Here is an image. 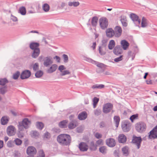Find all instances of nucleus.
<instances>
[{"label": "nucleus", "instance_id": "1", "mask_svg": "<svg viewBox=\"0 0 157 157\" xmlns=\"http://www.w3.org/2000/svg\"><path fill=\"white\" fill-rule=\"evenodd\" d=\"M57 140L61 145L69 146L71 142V137L68 134H61L57 136Z\"/></svg>", "mask_w": 157, "mask_h": 157}, {"label": "nucleus", "instance_id": "2", "mask_svg": "<svg viewBox=\"0 0 157 157\" xmlns=\"http://www.w3.org/2000/svg\"><path fill=\"white\" fill-rule=\"evenodd\" d=\"M121 127L124 132H127L129 131L131 129L132 124L128 120H125L122 122Z\"/></svg>", "mask_w": 157, "mask_h": 157}, {"label": "nucleus", "instance_id": "3", "mask_svg": "<svg viewBox=\"0 0 157 157\" xmlns=\"http://www.w3.org/2000/svg\"><path fill=\"white\" fill-rule=\"evenodd\" d=\"M146 124L143 122L136 123L135 124V128L137 132L142 133L145 132L146 129Z\"/></svg>", "mask_w": 157, "mask_h": 157}, {"label": "nucleus", "instance_id": "4", "mask_svg": "<svg viewBox=\"0 0 157 157\" xmlns=\"http://www.w3.org/2000/svg\"><path fill=\"white\" fill-rule=\"evenodd\" d=\"M142 141V139L140 136H137L135 135H133L131 143L136 144L137 146V149H139L141 146Z\"/></svg>", "mask_w": 157, "mask_h": 157}, {"label": "nucleus", "instance_id": "5", "mask_svg": "<svg viewBox=\"0 0 157 157\" xmlns=\"http://www.w3.org/2000/svg\"><path fill=\"white\" fill-rule=\"evenodd\" d=\"M99 25L102 29H105L108 25V21L107 19L105 17H102L99 20Z\"/></svg>", "mask_w": 157, "mask_h": 157}, {"label": "nucleus", "instance_id": "6", "mask_svg": "<svg viewBox=\"0 0 157 157\" xmlns=\"http://www.w3.org/2000/svg\"><path fill=\"white\" fill-rule=\"evenodd\" d=\"M148 139L153 140L157 139V125L148 133Z\"/></svg>", "mask_w": 157, "mask_h": 157}, {"label": "nucleus", "instance_id": "7", "mask_svg": "<svg viewBox=\"0 0 157 157\" xmlns=\"http://www.w3.org/2000/svg\"><path fill=\"white\" fill-rule=\"evenodd\" d=\"M113 105L111 103L108 102L104 104L103 107V112L107 114L109 113L113 109Z\"/></svg>", "mask_w": 157, "mask_h": 157}, {"label": "nucleus", "instance_id": "8", "mask_svg": "<svg viewBox=\"0 0 157 157\" xmlns=\"http://www.w3.org/2000/svg\"><path fill=\"white\" fill-rule=\"evenodd\" d=\"M130 18L133 21L136 26H138L139 28V25L141 22L140 19L139 18V17L136 14L132 13L130 14Z\"/></svg>", "mask_w": 157, "mask_h": 157}, {"label": "nucleus", "instance_id": "9", "mask_svg": "<svg viewBox=\"0 0 157 157\" xmlns=\"http://www.w3.org/2000/svg\"><path fill=\"white\" fill-rule=\"evenodd\" d=\"M31 75V71L28 70H25L22 71L21 74L20 78L21 80L28 78Z\"/></svg>", "mask_w": 157, "mask_h": 157}, {"label": "nucleus", "instance_id": "10", "mask_svg": "<svg viewBox=\"0 0 157 157\" xmlns=\"http://www.w3.org/2000/svg\"><path fill=\"white\" fill-rule=\"evenodd\" d=\"M36 153V148L33 146H29L26 149L27 154L30 156H33L34 154Z\"/></svg>", "mask_w": 157, "mask_h": 157}, {"label": "nucleus", "instance_id": "11", "mask_svg": "<svg viewBox=\"0 0 157 157\" xmlns=\"http://www.w3.org/2000/svg\"><path fill=\"white\" fill-rule=\"evenodd\" d=\"M106 144L108 147H113L116 145V143L114 139L110 138L106 140Z\"/></svg>", "mask_w": 157, "mask_h": 157}, {"label": "nucleus", "instance_id": "12", "mask_svg": "<svg viewBox=\"0 0 157 157\" xmlns=\"http://www.w3.org/2000/svg\"><path fill=\"white\" fill-rule=\"evenodd\" d=\"M123 51L121 46L120 45H116L113 50V53L116 56H119L122 54Z\"/></svg>", "mask_w": 157, "mask_h": 157}, {"label": "nucleus", "instance_id": "13", "mask_svg": "<svg viewBox=\"0 0 157 157\" xmlns=\"http://www.w3.org/2000/svg\"><path fill=\"white\" fill-rule=\"evenodd\" d=\"M78 148L81 151H87L88 148V146L86 143L81 142L79 144Z\"/></svg>", "mask_w": 157, "mask_h": 157}, {"label": "nucleus", "instance_id": "14", "mask_svg": "<svg viewBox=\"0 0 157 157\" xmlns=\"http://www.w3.org/2000/svg\"><path fill=\"white\" fill-rule=\"evenodd\" d=\"M15 129V127L13 125L9 126L7 129V132L8 135L9 136H12L15 134L14 130Z\"/></svg>", "mask_w": 157, "mask_h": 157}, {"label": "nucleus", "instance_id": "15", "mask_svg": "<svg viewBox=\"0 0 157 157\" xmlns=\"http://www.w3.org/2000/svg\"><path fill=\"white\" fill-rule=\"evenodd\" d=\"M121 48L124 50H126L128 48L129 46V44L125 40H123L121 42Z\"/></svg>", "mask_w": 157, "mask_h": 157}, {"label": "nucleus", "instance_id": "16", "mask_svg": "<svg viewBox=\"0 0 157 157\" xmlns=\"http://www.w3.org/2000/svg\"><path fill=\"white\" fill-rule=\"evenodd\" d=\"M40 46L39 43L36 42H31L29 45L30 48L32 50H35L37 49H40L39 48Z\"/></svg>", "mask_w": 157, "mask_h": 157}, {"label": "nucleus", "instance_id": "17", "mask_svg": "<svg viewBox=\"0 0 157 157\" xmlns=\"http://www.w3.org/2000/svg\"><path fill=\"white\" fill-rule=\"evenodd\" d=\"M20 122L23 124L25 128V129H28L29 128V125L31 123V121L27 118H24Z\"/></svg>", "mask_w": 157, "mask_h": 157}, {"label": "nucleus", "instance_id": "18", "mask_svg": "<svg viewBox=\"0 0 157 157\" xmlns=\"http://www.w3.org/2000/svg\"><path fill=\"white\" fill-rule=\"evenodd\" d=\"M58 68V65L56 64H52L47 71L48 73H52L56 71Z\"/></svg>", "mask_w": 157, "mask_h": 157}, {"label": "nucleus", "instance_id": "19", "mask_svg": "<svg viewBox=\"0 0 157 157\" xmlns=\"http://www.w3.org/2000/svg\"><path fill=\"white\" fill-rule=\"evenodd\" d=\"M114 31L115 32V33H116V36L119 37L121 35L122 29L120 26H116L114 28Z\"/></svg>", "mask_w": 157, "mask_h": 157}, {"label": "nucleus", "instance_id": "20", "mask_svg": "<svg viewBox=\"0 0 157 157\" xmlns=\"http://www.w3.org/2000/svg\"><path fill=\"white\" fill-rule=\"evenodd\" d=\"M118 140L119 143H125L127 141V137L124 134H120L118 137Z\"/></svg>", "mask_w": 157, "mask_h": 157}, {"label": "nucleus", "instance_id": "21", "mask_svg": "<svg viewBox=\"0 0 157 157\" xmlns=\"http://www.w3.org/2000/svg\"><path fill=\"white\" fill-rule=\"evenodd\" d=\"M45 58L46 59L44 60L43 64L45 66L48 67L53 63V61L51 60L52 58L50 56H47Z\"/></svg>", "mask_w": 157, "mask_h": 157}, {"label": "nucleus", "instance_id": "22", "mask_svg": "<svg viewBox=\"0 0 157 157\" xmlns=\"http://www.w3.org/2000/svg\"><path fill=\"white\" fill-rule=\"evenodd\" d=\"M106 33L107 36L109 37H112L115 35V32L111 28L107 29Z\"/></svg>", "mask_w": 157, "mask_h": 157}, {"label": "nucleus", "instance_id": "23", "mask_svg": "<svg viewBox=\"0 0 157 157\" xmlns=\"http://www.w3.org/2000/svg\"><path fill=\"white\" fill-rule=\"evenodd\" d=\"M87 117V114L85 111H83L80 113L78 115V118L80 120H83L86 119Z\"/></svg>", "mask_w": 157, "mask_h": 157}, {"label": "nucleus", "instance_id": "24", "mask_svg": "<svg viewBox=\"0 0 157 157\" xmlns=\"http://www.w3.org/2000/svg\"><path fill=\"white\" fill-rule=\"evenodd\" d=\"M129 147L127 146H125L122 148L121 151L123 155L125 157H127L129 155Z\"/></svg>", "mask_w": 157, "mask_h": 157}, {"label": "nucleus", "instance_id": "25", "mask_svg": "<svg viewBox=\"0 0 157 157\" xmlns=\"http://www.w3.org/2000/svg\"><path fill=\"white\" fill-rule=\"evenodd\" d=\"M68 121L67 120H64L59 122L58 126L61 128H66L67 127V124Z\"/></svg>", "mask_w": 157, "mask_h": 157}, {"label": "nucleus", "instance_id": "26", "mask_svg": "<svg viewBox=\"0 0 157 157\" xmlns=\"http://www.w3.org/2000/svg\"><path fill=\"white\" fill-rule=\"evenodd\" d=\"M9 121V118L6 116H3L1 119V124L2 125L6 124Z\"/></svg>", "mask_w": 157, "mask_h": 157}, {"label": "nucleus", "instance_id": "27", "mask_svg": "<svg viewBox=\"0 0 157 157\" xmlns=\"http://www.w3.org/2000/svg\"><path fill=\"white\" fill-rule=\"evenodd\" d=\"M40 53V49H37L33 50L32 55V57L34 59H36L39 56Z\"/></svg>", "mask_w": 157, "mask_h": 157}, {"label": "nucleus", "instance_id": "28", "mask_svg": "<svg viewBox=\"0 0 157 157\" xmlns=\"http://www.w3.org/2000/svg\"><path fill=\"white\" fill-rule=\"evenodd\" d=\"M18 13H20L22 15H25L26 13V10L25 7L24 6L20 7L18 10Z\"/></svg>", "mask_w": 157, "mask_h": 157}, {"label": "nucleus", "instance_id": "29", "mask_svg": "<svg viewBox=\"0 0 157 157\" xmlns=\"http://www.w3.org/2000/svg\"><path fill=\"white\" fill-rule=\"evenodd\" d=\"M98 21V17L95 16L93 17L91 20V25L93 26H96Z\"/></svg>", "mask_w": 157, "mask_h": 157}, {"label": "nucleus", "instance_id": "30", "mask_svg": "<svg viewBox=\"0 0 157 157\" xmlns=\"http://www.w3.org/2000/svg\"><path fill=\"white\" fill-rule=\"evenodd\" d=\"M115 42L114 40H111L109 43L108 45V48L109 50H112L115 47Z\"/></svg>", "mask_w": 157, "mask_h": 157}, {"label": "nucleus", "instance_id": "31", "mask_svg": "<svg viewBox=\"0 0 157 157\" xmlns=\"http://www.w3.org/2000/svg\"><path fill=\"white\" fill-rule=\"evenodd\" d=\"M97 145L95 144L94 141H92L90 143V146L89 147L91 151H95L97 149Z\"/></svg>", "mask_w": 157, "mask_h": 157}, {"label": "nucleus", "instance_id": "32", "mask_svg": "<svg viewBox=\"0 0 157 157\" xmlns=\"http://www.w3.org/2000/svg\"><path fill=\"white\" fill-rule=\"evenodd\" d=\"M8 82L9 81L6 78H0V85L5 86L6 84L8 83Z\"/></svg>", "mask_w": 157, "mask_h": 157}, {"label": "nucleus", "instance_id": "33", "mask_svg": "<svg viewBox=\"0 0 157 157\" xmlns=\"http://www.w3.org/2000/svg\"><path fill=\"white\" fill-rule=\"evenodd\" d=\"M43 71L41 70L37 71L35 73V76L36 78H39L41 77L43 75Z\"/></svg>", "mask_w": 157, "mask_h": 157}, {"label": "nucleus", "instance_id": "34", "mask_svg": "<svg viewBox=\"0 0 157 157\" xmlns=\"http://www.w3.org/2000/svg\"><path fill=\"white\" fill-rule=\"evenodd\" d=\"M120 117L119 116H115L114 117V121L115 123V126L117 128L118 127L120 121Z\"/></svg>", "mask_w": 157, "mask_h": 157}, {"label": "nucleus", "instance_id": "35", "mask_svg": "<svg viewBox=\"0 0 157 157\" xmlns=\"http://www.w3.org/2000/svg\"><path fill=\"white\" fill-rule=\"evenodd\" d=\"M36 127L40 130H41L44 127V124L41 122L37 121L36 122Z\"/></svg>", "mask_w": 157, "mask_h": 157}, {"label": "nucleus", "instance_id": "36", "mask_svg": "<svg viewBox=\"0 0 157 157\" xmlns=\"http://www.w3.org/2000/svg\"><path fill=\"white\" fill-rule=\"evenodd\" d=\"M147 19L144 17H143L142 19L141 22V27L142 28H145L147 25V23L146 22Z\"/></svg>", "mask_w": 157, "mask_h": 157}, {"label": "nucleus", "instance_id": "37", "mask_svg": "<svg viewBox=\"0 0 157 157\" xmlns=\"http://www.w3.org/2000/svg\"><path fill=\"white\" fill-rule=\"evenodd\" d=\"M105 86L103 84H96L94 85H93L91 88L93 89H102L104 88Z\"/></svg>", "mask_w": 157, "mask_h": 157}, {"label": "nucleus", "instance_id": "38", "mask_svg": "<svg viewBox=\"0 0 157 157\" xmlns=\"http://www.w3.org/2000/svg\"><path fill=\"white\" fill-rule=\"evenodd\" d=\"M99 99L97 97H94L93 99V108H96L97 104L98 103Z\"/></svg>", "mask_w": 157, "mask_h": 157}, {"label": "nucleus", "instance_id": "39", "mask_svg": "<svg viewBox=\"0 0 157 157\" xmlns=\"http://www.w3.org/2000/svg\"><path fill=\"white\" fill-rule=\"evenodd\" d=\"M50 6L47 3H44L42 6L43 10L45 12H48L50 10Z\"/></svg>", "mask_w": 157, "mask_h": 157}, {"label": "nucleus", "instance_id": "40", "mask_svg": "<svg viewBox=\"0 0 157 157\" xmlns=\"http://www.w3.org/2000/svg\"><path fill=\"white\" fill-rule=\"evenodd\" d=\"M99 150L100 152L103 154L105 155L106 153V147L105 146H102L100 147L99 149Z\"/></svg>", "mask_w": 157, "mask_h": 157}, {"label": "nucleus", "instance_id": "41", "mask_svg": "<svg viewBox=\"0 0 157 157\" xmlns=\"http://www.w3.org/2000/svg\"><path fill=\"white\" fill-rule=\"evenodd\" d=\"M32 132L33 133H32L31 135L32 137L35 139L38 138L40 135L38 132L36 131H33Z\"/></svg>", "mask_w": 157, "mask_h": 157}, {"label": "nucleus", "instance_id": "42", "mask_svg": "<svg viewBox=\"0 0 157 157\" xmlns=\"http://www.w3.org/2000/svg\"><path fill=\"white\" fill-rule=\"evenodd\" d=\"M76 126L77 125L75 124L73 121H72L69 123L68 125V128L69 129H72L75 128Z\"/></svg>", "mask_w": 157, "mask_h": 157}, {"label": "nucleus", "instance_id": "43", "mask_svg": "<svg viewBox=\"0 0 157 157\" xmlns=\"http://www.w3.org/2000/svg\"><path fill=\"white\" fill-rule=\"evenodd\" d=\"M20 73L19 71H17L14 73L13 75V78L14 80H17L18 79L19 76H20Z\"/></svg>", "mask_w": 157, "mask_h": 157}, {"label": "nucleus", "instance_id": "44", "mask_svg": "<svg viewBox=\"0 0 157 157\" xmlns=\"http://www.w3.org/2000/svg\"><path fill=\"white\" fill-rule=\"evenodd\" d=\"M138 115H139L138 113L133 114L130 117L129 119L132 122H133L135 120L138 118Z\"/></svg>", "mask_w": 157, "mask_h": 157}, {"label": "nucleus", "instance_id": "45", "mask_svg": "<svg viewBox=\"0 0 157 157\" xmlns=\"http://www.w3.org/2000/svg\"><path fill=\"white\" fill-rule=\"evenodd\" d=\"M51 137V135L50 133L48 132H46L43 136V138L44 140L45 139H49Z\"/></svg>", "mask_w": 157, "mask_h": 157}, {"label": "nucleus", "instance_id": "46", "mask_svg": "<svg viewBox=\"0 0 157 157\" xmlns=\"http://www.w3.org/2000/svg\"><path fill=\"white\" fill-rule=\"evenodd\" d=\"M14 142L16 145L20 146L22 144V141L21 140L18 138H16L14 140Z\"/></svg>", "mask_w": 157, "mask_h": 157}, {"label": "nucleus", "instance_id": "47", "mask_svg": "<svg viewBox=\"0 0 157 157\" xmlns=\"http://www.w3.org/2000/svg\"><path fill=\"white\" fill-rule=\"evenodd\" d=\"M94 64L96 65L98 67L101 68L104 67L105 66V65L104 64L99 63L96 61H95Z\"/></svg>", "mask_w": 157, "mask_h": 157}, {"label": "nucleus", "instance_id": "48", "mask_svg": "<svg viewBox=\"0 0 157 157\" xmlns=\"http://www.w3.org/2000/svg\"><path fill=\"white\" fill-rule=\"evenodd\" d=\"M18 131H22L24 130L25 127L23 124L21 123L20 122H19V124L18 125Z\"/></svg>", "mask_w": 157, "mask_h": 157}, {"label": "nucleus", "instance_id": "49", "mask_svg": "<svg viewBox=\"0 0 157 157\" xmlns=\"http://www.w3.org/2000/svg\"><path fill=\"white\" fill-rule=\"evenodd\" d=\"M33 67L34 71H36L39 69V63H36L33 64Z\"/></svg>", "mask_w": 157, "mask_h": 157}, {"label": "nucleus", "instance_id": "50", "mask_svg": "<svg viewBox=\"0 0 157 157\" xmlns=\"http://www.w3.org/2000/svg\"><path fill=\"white\" fill-rule=\"evenodd\" d=\"M94 113L95 115L98 116L100 115L101 113V110L100 109L97 108L94 110Z\"/></svg>", "mask_w": 157, "mask_h": 157}, {"label": "nucleus", "instance_id": "51", "mask_svg": "<svg viewBox=\"0 0 157 157\" xmlns=\"http://www.w3.org/2000/svg\"><path fill=\"white\" fill-rule=\"evenodd\" d=\"M17 135L18 138H22L24 135V133L22 132V131H17Z\"/></svg>", "mask_w": 157, "mask_h": 157}, {"label": "nucleus", "instance_id": "52", "mask_svg": "<svg viewBox=\"0 0 157 157\" xmlns=\"http://www.w3.org/2000/svg\"><path fill=\"white\" fill-rule=\"evenodd\" d=\"M62 57L63 59V62L65 63H67L68 62V57L67 55L63 54L62 55Z\"/></svg>", "mask_w": 157, "mask_h": 157}, {"label": "nucleus", "instance_id": "53", "mask_svg": "<svg viewBox=\"0 0 157 157\" xmlns=\"http://www.w3.org/2000/svg\"><path fill=\"white\" fill-rule=\"evenodd\" d=\"M98 51L99 53L101 56H103L105 55L106 52L104 51H102V49H101V46H99L98 47Z\"/></svg>", "mask_w": 157, "mask_h": 157}, {"label": "nucleus", "instance_id": "54", "mask_svg": "<svg viewBox=\"0 0 157 157\" xmlns=\"http://www.w3.org/2000/svg\"><path fill=\"white\" fill-rule=\"evenodd\" d=\"M60 74L61 76H63L67 75H68L70 74V72L68 70H64L62 71Z\"/></svg>", "mask_w": 157, "mask_h": 157}, {"label": "nucleus", "instance_id": "55", "mask_svg": "<svg viewBox=\"0 0 157 157\" xmlns=\"http://www.w3.org/2000/svg\"><path fill=\"white\" fill-rule=\"evenodd\" d=\"M123 56L121 55L114 59V61L115 62H118L122 60Z\"/></svg>", "mask_w": 157, "mask_h": 157}, {"label": "nucleus", "instance_id": "56", "mask_svg": "<svg viewBox=\"0 0 157 157\" xmlns=\"http://www.w3.org/2000/svg\"><path fill=\"white\" fill-rule=\"evenodd\" d=\"M107 40L105 39H103L102 40L101 43H102L101 47L106 48L107 46Z\"/></svg>", "mask_w": 157, "mask_h": 157}, {"label": "nucleus", "instance_id": "57", "mask_svg": "<svg viewBox=\"0 0 157 157\" xmlns=\"http://www.w3.org/2000/svg\"><path fill=\"white\" fill-rule=\"evenodd\" d=\"M66 69V67L64 65H60L59 66L58 68V70L60 71V72H61L64 70Z\"/></svg>", "mask_w": 157, "mask_h": 157}, {"label": "nucleus", "instance_id": "58", "mask_svg": "<svg viewBox=\"0 0 157 157\" xmlns=\"http://www.w3.org/2000/svg\"><path fill=\"white\" fill-rule=\"evenodd\" d=\"M119 152V151L118 150H115L113 152V155L115 157H120Z\"/></svg>", "mask_w": 157, "mask_h": 157}, {"label": "nucleus", "instance_id": "59", "mask_svg": "<svg viewBox=\"0 0 157 157\" xmlns=\"http://www.w3.org/2000/svg\"><path fill=\"white\" fill-rule=\"evenodd\" d=\"M0 91L1 94L2 95H4L7 92V90L4 89L2 87H1L0 88Z\"/></svg>", "mask_w": 157, "mask_h": 157}, {"label": "nucleus", "instance_id": "60", "mask_svg": "<svg viewBox=\"0 0 157 157\" xmlns=\"http://www.w3.org/2000/svg\"><path fill=\"white\" fill-rule=\"evenodd\" d=\"M7 146L9 147H12L13 143L12 140H10L8 141L7 143Z\"/></svg>", "mask_w": 157, "mask_h": 157}, {"label": "nucleus", "instance_id": "61", "mask_svg": "<svg viewBox=\"0 0 157 157\" xmlns=\"http://www.w3.org/2000/svg\"><path fill=\"white\" fill-rule=\"evenodd\" d=\"M102 135L98 132H96L95 135V137L97 139H99L101 138Z\"/></svg>", "mask_w": 157, "mask_h": 157}, {"label": "nucleus", "instance_id": "62", "mask_svg": "<svg viewBox=\"0 0 157 157\" xmlns=\"http://www.w3.org/2000/svg\"><path fill=\"white\" fill-rule=\"evenodd\" d=\"M105 127V122L103 121H101L99 124V127L100 128H103Z\"/></svg>", "mask_w": 157, "mask_h": 157}, {"label": "nucleus", "instance_id": "63", "mask_svg": "<svg viewBox=\"0 0 157 157\" xmlns=\"http://www.w3.org/2000/svg\"><path fill=\"white\" fill-rule=\"evenodd\" d=\"M11 19L13 22H16L18 21L17 18L15 16L13 15L12 14H11Z\"/></svg>", "mask_w": 157, "mask_h": 157}, {"label": "nucleus", "instance_id": "64", "mask_svg": "<svg viewBox=\"0 0 157 157\" xmlns=\"http://www.w3.org/2000/svg\"><path fill=\"white\" fill-rule=\"evenodd\" d=\"M121 19H120V21L121 23L123 22H125L127 20L126 19L125 17L123 16V17H122V16H121Z\"/></svg>", "mask_w": 157, "mask_h": 157}]
</instances>
